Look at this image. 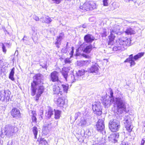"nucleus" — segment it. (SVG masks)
<instances>
[{"instance_id":"e433bc0d","label":"nucleus","mask_w":145,"mask_h":145,"mask_svg":"<svg viewBox=\"0 0 145 145\" xmlns=\"http://www.w3.org/2000/svg\"><path fill=\"white\" fill-rule=\"evenodd\" d=\"M62 87L64 92H65L66 93H67V91L68 89V85H62Z\"/></svg>"},{"instance_id":"c756f323","label":"nucleus","mask_w":145,"mask_h":145,"mask_svg":"<svg viewBox=\"0 0 145 145\" xmlns=\"http://www.w3.org/2000/svg\"><path fill=\"white\" fill-rule=\"evenodd\" d=\"M90 60L81 61L79 62V63H80V64L79 65L80 66L87 65L90 63Z\"/></svg>"},{"instance_id":"bb28decb","label":"nucleus","mask_w":145,"mask_h":145,"mask_svg":"<svg viewBox=\"0 0 145 145\" xmlns=\"http://www.w3.org/2000/svg\"><path fill=\"white\" fill-rule=\"evenodd\" d=\"M54 112V110L50 107H49V109H48V112L47 113L48 118H51L52 116L53 115Z\"/></svg>"},{"instance_id":"f03ea898","label":"nucleus","mask_w":145,"mask_h":145,"mask_svg":"<svg viewBox=\"0 0 145 145\" xmlns=\"http://www.w3.org/2000/svg\"><path fill=\"white\" fill-rule=\"evenodd\" d=\"M117 106V114H120L126 110V106L124 100L122 98L118 97L115 98L113 101Z\"/></svg>"},{"instance_id":"b1692460","label":"nucleus","mask_w":145,"mask_h":145,"mask_svg":"<svg viewBox=\"0 0 145 145\" xmlns=\"http://www.w3.org/2000/svg\"><path fill=\"white\" fill-rule=\"evenodd\" d=\"M54 118L56 119H59L61 116V111L58 110H54Z\"/></svg>"},{"instance_id":"4c0bfd02","label":"nucleus","mask_w":145,"mask_h":145,"mask_svg":"<svg viewBox=\"0 0 145 145\" xmlns=\"http://www.w3.org/2000/svg\"><path fill=\"white\" fill-rule=\"evenodd\" d=\"M7 44H8L6 43H5V44H3V43L2 44V48L3 51L5 53H6L7 51V50L6 49L5 45L7 46Z\"/></svg>"},{"instance_id":"49530a36","label":"nucleus","mask_w":145,"mask_h":145,"mask_svg":"<svg viewBox=\"0 0 145 145\" xmlns=\"http://www.w3.org/2000/svg\"><path fill=\"white\" fill-rule=\"evenodd\" d=\"M72 50L71 51L70 53V54L71 55V57L73 55L74 53V48L73 47H72Z\"/></svg>"},{"instance_id":"bf43d9fd","label":"nucleus","mask_w":145,"mask_h":145,"mask_svg":"<svg viewBox=\"0 0 145 145\" xmlns=\"http://www.w3.org/2000/svg\"><path fill=\"white\" fill-rule=\"evenodd\" d=\"M48 127H46L45 128V129H48Z\"/></svg>"},{"instance_id":"4468645a","label":"nucleus","mask_w":145,"mask_h":145,"mask_svg":"<svg viewBox=\"0 0 145 145\" xmlns=\"http://www.w3.org/2000/svg\"><path fill=\"white\" fill-rule=\"evenodd\" d=\"M50 80L53 82L58 81L59 80L58 73L56 71L51 72L50 75Z\"/></svg>"},{"instance_id":"9d476101","label":"nucleus","mask_w":145,"mask_h":145,"mask_svg":"<svg viewBox=\"0 0 145 145\" xmlns=\"http://www.w3.org/2000/svg\"><path fill=\"white\" fill-rule=\"evenodd\" d=\"M95 8V6H92L91 2L86 1L82 6L80 7V9L86 11L92 10Z\"/></svg>"},{"instance_id":"a211bd4d","label":"nucleus","mask_w":145,"mask_h":145,"mask_svg":"<svg viewBox=\"0 0 145 145\" xmlns=\"http://www.w3.org/2000/svg\"><path fill=\"white\" fill-rule=\"evenodd\" d=\"M59 87L57 85L54 86L53 87V93L54 94H57L60 96L63 94L62 91H60Z\"/></svg>"},{"instance_id":"6e6d98bb","label":"nucleus","mask_w":145,"mask_h":145,"mask_svg":"<svg viewBox=\"0 0 145 145\" xmlns=\"http://www.w3.org/2000/svg\"><path fill=\"white\" fill-rule=\"evenodd\" d=\"M25 37H26L25 36H24V38L22 39V40H23V41H24L25 40V39H24V38Z\"/></svg>"},{"instance_id":"5fc2aeb1","label":"nucleus","mask_w":145,"mask_h":145,"mask_svg":"<svg viewBox=\"0 0 145 145\" xmlns=\"http://www.w3.org/2000/svg\"><path fill=\"white\" fill-rule=\"evenodd\" d=\"M86 27V25L85 24H83L82 26V27L83 28H85Z\"/></svg>"},{"instance_id":"4d7b16f0","label":"nucleus","mask_w":145,"mask_h":145,"mask_svg":"<svg viewBox=\"0 0 145 145\" xmlns=\"http://www.w3.org/2000/svg\"><path fill=\"white\" fill-rule=\"evenodd\" d=\"M126 2H129V1L130 0H124Z\"/></svg>"},{"instance_id":"680f3d73","label":"nucleus","mask_w":145,"mask_h":145,"mask_svg":"<svg viewBox=\"0 0 145 145\" xmlns=\"http://www.w3.org/2000/svg\"><path fill=\"white\" fill-rule=\"evenodd\" d=\"M1 61V60H0V61Z\"/></svg>"},{"instance_id":"3c124183","label":"nucleus","mask_w":145,"mask_h":145,"mask_svg":"<svg viewBox=\"0 0 145 145\" xmlns=\"http://www.w3.org/2000/svg\"><path fill=\"white\" fill-rule=\"evenodd\" d=\"M40 65L42 66V67L43 68H46V64H44L43 65Z\"/></svg>"},{"instance_id":"393cba45","label":"nucleus","mask_w":145,"mask_h":145,"mask_svg":"<svg viewBox=\"0 0 145 145\" xmlns=\"http://www.w3.org/2000/svg\"><path fill=\"white\" fill-rule=\"evenodd\" d=\"M125 32L127 35H131L135 33V31L131 28H127Z\"/></svg>"},{"instance_id":"58836bf2","label":"nucleus","mask_w":145,"mask_h":145,"mask_svg":"<svg viewBox=\"0 0 145 145\" xmlns=\"http://www.w3.org/2000/svg\"><path fill=\"white\" fill-rule=\"evenodd\" d=\"M102 34L103 37H105L107 36V33L106 29H103Z\"/></svg>"},{"instance_id":"5701e85b","label":"nucleus","mask_w":145,"mask_h":145,"mask_svg":"<svg viewBox=\"0 0 145 145\" xmlns=\"http://www.w3.org/2000/svg\"><path fill=\"white\" fill-rule=\"evenodd\" d=\"M65 103V100L60 98L57 99V104L59 107H63Z\"/></svg>"},{"instance_id":"72a5a7b5","label":"nucleus","mask_w":145,"mask_h":145,"mask_svg":"<svg viewBox=\"0 0 145 145\" xmlns=\"http://www.w3.org/2000/svg\"><path fill=\"white\" fill-rule=\"evenodd\" d=\"M33 131L34 135L35 138H36L38 131L36 127L34 126L33 127Z\"/></svg>"},{"instance_id":"09e8293b","label":"nucleus","mask_w":145,"mask_h":145,"mask_svg":"<svg viewBox=\"0 0 145 145\" xmlns=\"http://www.w3.org/2000/svg\"><path fill=\"white\" fill-rule=\"evenodd\" d=\"M44 16H42V17H41V18H40V21H41L42 22V21H44Z\"/></svg>"},{"instance_id":"39448f33","label":"nucleus","mask_w":145,"mask_h":145,"mask_svg":"<svg viewBox=\"0 0 145 145\" xmlns=\"http://www.w3.org/2000/svg\"><path fill=\"white\" fill-rule=\"evenodd\" d=\"M70 67H65L63 69L62 74L64 78L66 81L68 80L73 83L75 81L77 77H75L73 74H71L68 76V73L70 70Z\"/></svg>"},{"instance_id":"ddd939ff","label":"nucleus","mask_w":145,"mask_h":145,"mask_svg":"<svg viewBox=\"0 0 145 145\" xmlns=\"http://www.w3.org/2000/svg\"><path fill=\"white\" fill-rule=\"evenodd\" d=\"M96 128L97 131L99 132L103 131L105 128L104 121L102 119H99L96 125Z\"/></svg>"},{"instance_id":"6ab92c4d","label":"nucleus","mask_w":145,"mask_h":145,"mask_svg":"<svg viewBox=\"0 0 145 145\" xmlns=\"http://www.w3.org/2000/svg\"><path fill=\"white\" fill-rule=\"evenodd\" d=\"M90 119V117L89 116H86V117H84L83 119H81L80 122L81 126L84 127L87 125V123Z\"/></svg>"},{"instance_id":"6e6552de","label":"nucleus","mask_w":145,"mask_h":145,"mask_svg":"<svg viewBox=\"0 0 145 145\" xmlns=\"http://www.w3.org/2000/svg\"><path fill=\"white\" fill-rule=\"evenodd\" d=\"M92 48L93 46L91 44L88 45L86 43L84 42L80 46L78 49L83 51L84 53L89 54L92 50Z\"/></svg>"},{"instance_id":"2f4dec72","label":"nucleus","mask_w":145,"mask_h":145,"mask_svg":"<svg viewBox=\"0 0 145 145\" xmlns=\"http://www.w3.org/2000/svg\"><path fill=\"white\" fill-rule=\"evenodd\" d=\"M86 72L84 69L80 70L76 73V75L78 76H83L84 74V73Z\"/></svg>"},{"instance_id":"8fccbe9b","label":"nucleus","mask_w":145,"mask_h":145,"mask_svg":"<svg viewBox=\"0 0 145 145\" xmlns=\"http://www.w3.org/2000/svg\"><path fill=\"white\" fill-rule=\"evenodd\" d=\"M13 142L12 141H9L7 144V145H12Z\"/></svg>"},{"instance_id":"a878e982","label":"nucleus","mask_w":145,"mask_h":145,"mask_svg":"<svg viewBox=\"0 0 145 145\" xmlns=\"http://www.w3.org/2000/svg\"><path fill=\"white\" fill-rule=\"evenodd\" d=\"M110 35L108 36V38L109 39V41L108 42V44H110L111 42H112L114 40L115 37V36L113 34L114 33L110 31Z\"/></svg>"},{"instance_id":"052dcab7","label":"nucleus","mask_w":145,"mask_h":145,"mask_svg":"<svg viewBox=\"0 0 145 145\" xmlns=\"http://www.w3.org/2000/svg\"><path fill=\"white\" fill-rule=\"evenodd\" d=\"M32 39L33 40L34 42H35V41L34 40V39L33 38H32Z\"/></svg>"},{"instance_id":"20e7f679","label":"nucleus","mask_w":145,"mask_h":145,"mask_svg":"<svg viewBox=\"0 0 145 145\" xmlns=\"http://www.w3.org/2000/svg\"><path fill=\"white\" fill-rule=\"evenodd\" d=\"M131 40L128 38H122L120 39L118 41L119 45L115 46L113 48L114 51L123 50L124 48V46H129L130 44Z\"/></svg>"},{"instance_id":"c85d7f7f","label":"nucleus","mask_w":145,"mask_h":145,"mask_svg":"<svg viewBox=\"0 0 145 145\" xmlns=\"http://www.w3.org/2000/svg\"><path fill=\"white\" fill-rule=\"evenodd\" d=\"M15 68L13 67L12 69L9 74V78L12 80L14 81V74Z\"/></svg>"},{"instance_id":"a19ab883","label":"nucleus","mask_w":145,"mask_h":145,"mask_svg":"<svg viewBox=\"0 0 145 145\" xmlns=\"http://www.w3.org/2000/svg\"><path fill=\"white\" fill-rule=\"evenodd\" d=\"M81 115V114L80 112H78L76 113L75 115V120L77 119L79 117H80Z\"/></svg>"},{"instance_id":"f8f14e48","label":"nucleus","mask_w":145,"mask_h":145,"mask_svg":"<svg viewBox=\"0 0 145 145\" xmlns=\"http://www.w3.org/2000/svg\"><path fill=\"white\" fill-rule=\"evenodd\" d=\"M124 123L127 130L129 132H130L132 129L131 125V120L129 116H127L123 120Z\"/></svg>"},{"instance_id":"37998d69","label":"nucleus","mask_w":145,"mask_h":145,"mask_svg":"<svg viewBox=\"0 0 145 145\" xmlns=\"http://www.w3.org/2000/svg\"><path fill=\"white\" fill-rule=\"evenodd\" d=\"M33 18L36 21H38L39 20V17L36 15L33 16Z\"/></svg>"},{"instance_id":"7c9ffc66","label":"nucleus","mask_w":145,"mask_h":145,"mask_svg":"<svg viewBox=\"0 0 145 145\" xmlns=\"http://www.w3.org/2000/svg\"><path fill=\"white\" fill-rule=\"evenodd\" d=\"M36 114L35 112H32V115H31V118L32 120V123H37V118L36 117Z\"/></svg>"},{"instance_id":"7ed1b4c3","label":"nucleus","mask_w":145,"mask_h":145,"mask_svg":"<svg viewBox=\"0 0 145 145\" xmlns=\"http://www.w3.org/2000/svg\"><path fill=\"white\" fill-rule=\"evenodd\" d=\"M17 129V127L11 125H6L4 127V132H1L0 136L1 137L3 138L4 135H6L7 137L10 138L14 135Z\"/></svg>"},{"instance_id":"603ef678","label":"nucleus","mask_w":145,"mask_h":145,"mask_svg":"<svg viewBox=\"0 0 145 145\" xmlns=\"http://www.w3.org/2000/svg\"><path fill=\"white\" fill-rule=\"evenodd\" d=\"M83 55L84 57L86 58H88L89 57V56L88 55H86L85 54H83Z\"/></svg>"},{"instance_id":"a18cd8bd","label":"nucleus","mask_w":145,"mask_h":145,"mask_svg":"<svg viewBox=\"0 0 145 145\" xmlns=\"http://www.w3.org/2000/svg\"><path fill=\"white\" fill-rule=\"evenodd\" d=\"M54 1V2L57 4H58L61 1V0H52Z\"/></svg>"},{"instance_id":"4be33fe9","label":"nucleus","mask_w":145,"mask_h":145,"mask_svg":"<svg viewBox=\"0 0 145 145\" xmlns=\"http://www.w3.org/2000/svg\"><path fill=\"white\" fill-rule=\"evenodd\" d=\"M120 29V27L117 25H115L114 26L112 29L110 30V31L117 34H118Z\"/></svg>"},{"instance_id":"de8ad7c7","label":"nucleus","mask_w":145,"mask_h":145,"mask_svg":"<svg viewBox=\"0 0 145 145\" xmlns=\"http://www.w3.org/2000/svg\"><path fill=\"white\" fill-rule=\"evenodd\" d=\"M145 142V140L144 139H142L141 141L140 145H144Z\"/></svg>"},{"instance_id":"13d9d810","label":"nucleus","mask_w":145,"mask_h":145,"mask_svg":"<svg viewBox=\"0 0 145 145\" xmlns=\"http://www.w3.org/2000/svg\"><path fill=\"white\" fill-rule=\"evenodd\" d=\"M57 47L58 48H59V46L58 45H57Z\"/></svg>"},{"instance_id":"f257e3e1","label":"nucleus","mask_w":145,"mask_h":145,"mask_svg":"<svg viewBox=\"0 0 145 145\" xmlns=\"http://www.w3.org/2000/svg\"><path fill=\"white\" fill-rule=\"evenodd\" d=\"M44 79L43 75L40 73L37 74L33 77V81L31 83V95L32 96L36 94L37 85L43 84Z\"/></svg>"},{"instance_id":"cd10ccee","label":"nucleus","mask_w":145,"mask_h":145,"mask_svg":"<svg viewBox=\"0 0 145 145\" xmlns=\"http://www.w3.org/2000/svg\"><path fill=\"white\" fill-rule=\"evenodd\" d=\"M44 21H42V23H45L47 24H49L52 22V20L48 16H44Z\"/></svg>"},{"instance_id":"ea45409f","label":"nucleus","mask_w":145,"mask_h":145,"mask_svg":"<svg viewBox=\"0 0 145 145\" xmlns=\"http://www.w3.org/2000/svg\"><path fill=\"white\" fill-rule=\"evenodd\" d=\"M113 93L112 90H111L110 91V98H111V100H113V101H114V100L115 99L113 97Z\"/></svg>"},{"instance_id":"dca6fc26","label":"nucleus","mask_w":145,"mask_h":145,"mask_svg":"<svg viewBox=\"0 0 145 145\" xmlns=\"http://www.w3.org/2000/svg\"><path fill=\"white\" fill-rule=\"evenodd\" d=\"M99 66L97 63H95L94 65H93L91 67L88 69V72L90 73H97L98 72Z\"/></svg>"},{"instance_id":"f704fd0d","label":"nucleus","mask_w":145,"mask_h":145,"mask_svg":"<svg viewBox=\"0 0 145 145\" xmlns=\"http://www.w3.org/2000/svg\"><path fill=\"white\" fill-rule=\"evenodd\" d=\"M4 91H0V100L2 101H5V97Z\"/></svg>"},{"instance_id":"2eb2a0df","label":"nucleus","mask_w":145,"mask_h":145,"mask_svg":"<svg viewBox=\"0 0 145 145\" xmlns=\"http://www.w3.org/2000/svg\"><path fill=\"white\" fill-rule=\"evenodd\" d=\"M95 37L93 36L90 34H87L84 37V40L86 44L89 43H91L94 40Z\"/></svg>"},{"instance_id":"423d86ee","label":"nucleus","mask_w":145,"mask_h":145,"mask_svg":"<svg viewBox=\"0 0 145 145\" xmlns=\"http://www.w3.org/2000/svg\"><path fill=\"white\" fill-rule=\"evenodd\" d=\"M120 123L116 119L111 120L109 124V127L111 131L113 132L118 131L120 127Z\"/></svg>"},{"instance_id":"9b49d317","label":"nucleus","mask_w":145,"mask_h":145,"mask_svg":"<svg viewBox=\"0 0 145 145\" xmlns=\"http://www.w3.org/2000/svg\"><path fill=\"white\" fill-rule=\"evenodd\" d=\"M44 90V88L43 86V84L39 85H37L36 87V90L37 92H36V95L34 97L36 101H37L39 98L41 96V95L42 94Z\"/></svg>"},{"instance_id":"c03bdc74","label":"nucleus","mask_w":145,"mask_h":145,"mask_svg":"<svg viewBox=\"0 0 145 145\" xmlns=\"http://www.w3.org/2000/svg\"><path fill=\"white\" fill-rule=\"evenodd\" d=\"M108 0H103V5L104 6H107L108 5V3L107 1Z\"/></svg>"},{"instance_id":"1a4fd4ad","label":"nucleus","mask_w":145,"mask_h":145,"mask_svg":"<svg viewBox=\"0 0 145 145\" xmlns=\"http://www.w3.org/2000/svg\"><path fill=\"white\" fill-rule=\"evenodd\" d=\"M92 109L95 114L100 116L102 114V108L100 102L95 103L93 105Z\"/></svg>"},{"instance_id":"864d4df0","label":"nucleus","mask_w":145,"mask_h":145,"mask_svg":"<svg viewBox=\"0 0 145 145\" xmlns=\"http://www.w3.org/2000/svg\"><path fill=\"white\" fill-rule=\"evenodd\" d=\"M122 145H129L128 143L127 142H123L122 143Z\"/></svg>"},{"instance_id":"aec40b11","label":"nucleus","mask_w":145,"mask_h":145,"mask_svg":"<svg viewBox=\"0 0 145 145\" xmlns=\"http://www.w3.org/2000/svg\"><path fill=\"white\" fill-rule=\"evenodd\" d=\"M20 113L19 110L16 108H13L11 111V114L14 118L19 117L20 116Z\"/></svg>"},{"instance_id":"473e14b6","label":"nucleus","mask_w":145,"mask_h":145,"mask_svg":"<svg viewBox=\"0 0 145 145\" xmlns=\"http://www.w3.org/2000/svg\"><path fill=\"white\" fill-rule=\"evenodd\" d=\"M62 34H60L58 37H57L56 39V41L55 44H60L61 43V40L62 39V37L61 36Z\"/></svg>"},{"instance_id":"c9c22d12","label":"nucleus","mask_w":145,"mask_h":145,"mask_svg":"<svg viewBox=\"0 0 145 145\" xmlns=\"http://www.w3.org/2000/svg\"><path fill=\"white\" fill-rule=\"evenodd\" d=\"M47 143V141L44 138H41L40 139L39 144L41 145H45Z\"/></svg>"},{"instance_id":"79ce46f5","label":"nucleus","mask_w":145,"mask_h":145,"mask_svg":"<svg viewBox=\"0 0 145 145\" xmlns=\"http://www.w3.org/2000/svg\"><path fill=\"white\" fill-rule=\"evenodd\" d=\"M64 62L65 64H70L71 63V61L69 59L67 58L65 59Z\"/></svg>"},{"instance_id":"412c9836","label":"nucleus","mask_w":145,"mask_h":145,"mask_svg":"<svg viewBox=\"0 0 145 145\" xmlns=\"http://www.w3.org/2000/svg\"><path fill=\"white\" fill-rule=\"evenodd\" d=\"M4 94L5 97V101L6 102L9 101L10 98V95L11 94V92L10 91L8 90H5L4 91Z\"/></svg>"},{"instance_id":"f3484780","label":"nucleus","mask_w":145,"mask_h":145,"mask_svg":"<svg viewBox=\"0 0 145 145\" xmlns=\"http://www.w3.org/2000/svg\"><path fill=\"white\" fill-rule=\"evenodd\" d=\"M119 134L117 133L111 135L109 137V141L114 143L117 142L118 141L117 139L119 138Z\"/></svg>"},{"instance_id":"0eeeda50","label":"nucleus","mask_w":145,"mask_h":145,"mask_svg":"<svg viewBox=\"0 0 145 145\" xmlns=\"http://www.w3.org/2000/svg\"><path fill=\"white\" fill-rule=\"evenodd\" d=\"M144 54L143 53H140L134 56V57L133 56V55L131 54L129 56V58L124 61V62H129L131 66H134L135 64L134 60H137L143 56Z\"/></svg>"}]
</instances>
